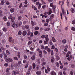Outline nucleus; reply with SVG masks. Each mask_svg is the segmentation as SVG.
I'll return each instance as SVG.
<instances>
[{"label":"nucleus","instance_id":"1","mask_svg":"<svg viewBox=\"0 0 75 75\" xmlns=\"http://www.w3.org/2000/svg\"><path fill=\"white\" fill-rule=\"evenodd\" d=\"M45 39L46 40H45L44 41V43L45 44H47L49 41V38H48V35H46Z\"/></svg>","mask_w":75,"mask_h":75},{"label":"nucleus","instance_id":"2","mask_svg":"<svg viewBox=\"0 0 75 75\" xmlns=\"http://www.w3.org/2000/svg\"><path fill=\"white\" fill-rule=\"evenodd\" d=\"M52 13V10L51 9H50L48 12H45L44 13V15H50Z\"/></svg>","mask_w":75,"mask_h":75},{"label":"nucleus","instance_id":"3","mask_svg":"<svg viewBox=\"0 0 75 75\" xmlns=\"http://www.w3.org/2000/svg\"><path fill=\"white\" fill-rule=\"evenodd\" d=\"M16 28H17L18 27V26H21V22H20L19 23H18V22H16Z\"/></svg>","mask_w":75,"mask_h":75},{"label":"nucleus","instance_id":"4","mask_svg":"<svg viewBox=\"0 0 75 75\" xmlns=\"http://www.w3.org/2000/svg\"><path fill=\"white\" fill-rule=\"evenodd\" d=\"M31 24L32 26H34V25H35L37 24L36 22H34L33 21H31Z\"/></svg>","mask_w":75,"mask_h":75},{"label":"nucleus","instance_id":"5","mask_svg":"<svg viewBox=\"0 0 75 75\" xmlns=\"http://www.w3.org/2000/svg\"><path fill=\"white\" fill-rule=\"evenodd\" d=\"M27 35V31L26 30L24 31L23 32V36H25Z\"/></svg>","mask_w":75,"mask_h":75},{"label":"nucleus","instance_id":"6","mask_svg":"<svg viewBox=\"0 0 75 75\" xmlns=\"http://www.w3.org/2000/svg\"><path fill=\"white\" fill-rule=\"evenodd\" d=\"M6 62H8V61L11 62H13V59L10 58L8 59L7 60H6Z\"/></svg>","mask_w":75,"mask_h":75},{"label":"nucleus","instance_id":"7","mask_svg":"<svg viewBox=\"0 0 75 75\" xmlns=\"http://www.w3.org/2000/svg\"><path fill=\"white\" fill-rule=\"evenodd\" d=\"M37 51L40 54H42V52L41 51V50L40 49L38 48L37 49Z\"/></svg>","mask_w":75,"mask_h":75},{"label":"nucleus","instance_id":"8","mask_svg":"<svg viewBox=\"0 0 75 75\" xmlns=\"http://www.w3.org/2000/svg\"><path fill=\"white\" fill-rule=\"evenodd\" d=\"M51 75H57V74L54 71H52L51 72Z\"/></svg>","mask_w":75,"mask_h":75},{"label":"nucleus","instance_id":"9","mask_svg":"<svg viewBox=\"0 0 75 75\" xmlns=\"http://www.w3.org/2000/svg\"><path fill=\"white\" fill-rule=\"evenodd\" d=\"M37 62L38 65H40L41 64V62L40 61V59H38L37 61Z\"/></svg>","mask_w":75,"mask_h":75},{"label":"nucleus","instance_id":"10","mask_svg":"<svg viewBox=\"0 0 75 75\" xmlns=\"http://www.w3.org/2000/svg\"><path fill=\"white\" fill-rule=\"evenodd\" d=\"M52 40L53 42H56V39L54 37H52Z\"/></svg>","mask_w":75,"mask_h":75},{"label":"nucleus","instance_id":"11","mask_svg":"<svg viewBox=\"0 0 75 75\" xmlns=\"http://www.w3.org/2000/svg\"><path fill=\"white\" fill-rule=\"evenodd\" d=\"M14 44V40H13L12 42H10L9 43V44H10L11 45H13Z\"/></svg>","mask_w":75,"mask_h":75},{"label":"nucleus","instance_id":"12","mask_svg":"<svg viewBox=\"0 0 75 75\" xmlns=\"http://www.w3.org/2000/svg\"><path fill=\"white\" fill-rule=\"evenodd\" d=\"M5 3V2L4 1H1L0 4L1 6H3V5H4V4Z\"/></svg>","mask_w":75,"mask_h":75},{"label":"nucleus","instance_id":"13","mask_svg":"<svg viewBox=\"0 0 75 75\" xmlns=\"http://www.w3.org/2000/svg\"><path fill=\"white\" fill-rule=\"evenodd\" d=\"M12 37H9L8 38V41L10 42H11L12 41Z\"/></svg>","mask_w":75,"mask_h":75},{"label":"nucleus","instance_id":"14","mask_svg":"<svg viewBox=\"0 0 75 75\" xmlns=\"http://www.w3.org/2000/svg\"><path fill=\"white\" fill-rule=\"evenodd\" d=\"M72 13H75V10L74 8H71L70 9Z\"/></svg>","mask_w":75,"mask_h":75},{"label":"nucleus","instance_id":"15","mask_svg":"<svg viewBox=\"0 0 75 75\" xmlns=\"http://www.w3.org/2000/svg\"><path fill=\"white\" fill-rule=\"evenodd\" d=\"M54 61H55V59H54V57H52V59H51V62L52 63H53L54 62Z\"/></svg>","mask_w":75,"mask_h":75},{"label":"nucleus","instance_id":"16","mask_svg":"<svg viewBox=\"0 0 75 75\" xmlns=\"http://www.w3.org/2000/svg\"><path fill=\"white\" fill-rule=\"evenodd\" d=\"M2 30L4 32H6L7 31V28L6 27H4L3 28Z\"/></svg>","mask_w":75,"mask_h":75},{"label":"nucleus","instance_id":"17","mask_svg":"<svg viewBox=\"0 0 75 75\" xmlns=\"http://www.w3.org/2000/svg\"><path fill=\"white\" fill-rule=\"evenodd\" d=\"M36 73L37 75H41V71H37Z\"/></svg>","mask_w":75,"mask_h":75},{"label":"nucleus","instance_id":"18","mask_svg":"<svg viewBox=\"0 0 75 75\" xmlns=\"http://www.w3.org/2000/svg\"><path fill=\"white\" fill-rule=\"evenodd\" d=\"M14 8H11L10 9V11L11 13H13L14 11Z\"/></svg>","mask_w":75,"mask_h":75},{"label":"nucleus","instance_id":"19","mask_svg":"<svg viewBox=\"0 0 75 75\" xmlns=\"http://www.w3.org/2000/svg\"><path fill=\"white\" fill-rule=\"evenodd\" d=\"M50 30V28H47L45 29V31H49Z\"/></svg>","mask_w":75,"mask_h":75},{"label":"nucleus","instance_id":"20","mask_svg":"<svg viewBox=\"0 0 75 75\" xmlns=\"http://www.w3.org/2000/svg\"><path fill=\"white\" fill-rule=\"evenodd\" d=\"M28 32L27 33V35L28 36H29V35H30V34H31V32H30V30H28Z\"/></svg>","mask_w":75,"mask_h":75},{"label":"nucleus","instance_id":"21","mask_svg":"<svg viewBox=\"0 0 75 75\" xmlns=\"http://www.w3.org/2000/svg\"><path fill=\"white\" fill-rule=\"evenodd\" d=\"M13 73H14L15 74H19V71L17 70L14 71V72Z\"/></svg>","mask_w":75,"mask_h":75},{"label":"nucleus","instance_id":"22","mask_svg":"<svg viewBox=\"0 0 75 75\" xmlns=\"http://www.w3.org/2000/svg\"><path fill=\"white\" fill-rule=\"evenodd\" d=\"M62 42L63 44H65L67 42V40L64 39L62 40Z\"/></svg>","mask_w":75,"mask_h":75},{"label":"nucleus","instance_id":"23","mask_svg":"<svg viewBox=\"0 0 75 75\" xmlns=\"http://www.w3.org/2000/svg\"><path fill=\"white\" fill-rule=\"evenodd\" d=\"M35 63H33V69H35Z\"/></svg>","mask_w":75,"mask_h":75},{"label":"nucleus","instance_id":"24","mask_svg":"<svg viewBox=\"0 0 75 75\" xmlns=\"http://www.w3.org/2000/svg\"><path fill=\"white\" fill-rule=\"evenodd\" d=\"M6 52L7 55H10V52H9L8 50H6Z\"/></svg>","mask_w":75,"mask_h":75},{"label":"nucleus","instance_id":"25","mask_svg":"<svg viewBox=\"0 0 75 75\" xmlns=\"http://www.w3.org/2000/svg\"><path fill=\"white\" fill-rule=\"evenodd\" d=\"M33 43V41L31 40L28 43V45H30V44H31Z\"/></svg>","mask_w":75,"mask_h":75},{"label":"nucleus","instance_id":"26","mask_svg":"<svg viewBox=\"0 0 75 75\" xmlns=\"http://www.w3.org/2000/svg\"><path fill=\"white\" fill-rule=\"evenodd\" d=\"M4 59H7L8 58L7 55L6 54L4 55Z\"/></svg>","mask_w":75,"mask_h":75},{"label":"nucleus","instance_id":"27","mask_svg":"<svg viewBox=\"0 0 75 75\" xmlns=\"http://www.w3.org/2000/svg\"><path fill=\"white\" fill-rule=\"evenodd\" d=\"M14 20H15V18L14 17H13L11 19V21L12 23L14 22Z\"/></svg>","mask_w":75,"mask_h":75},{"label":"nucleus","instance_id":"28","mask_svg":"<svg viewBox=\"0 0 75 75\" xmlns=\"http://www.w3.org/2000/svg\"><path fill=\"white\" fill-rule=\"evenodd\" d=\"M25 28H26V29H28L29 28V26L26 25L25 26Z\"/></svg>","mask_w":75,"mask_h":75},{"label":"nucleus","instance_id":"29","mask_svg":"<svg viewBox=\"0 0 75 75\" xmlns=\"http://www.w3.org/2000/svg\"><path fill=\"white\" fill-rule=\"evenodd\" d=\"M35 31H37L39 30V27L38 26H36L35 28Z\"/></svg>","mask_w":75,"mask_h":75},{"label":"nucleus","instance_id":"30","mask_svg":"<svg viewBox=\"0 0 75 75\" xmlns=\"http://www.w3.org/2000/svg\"><path fill=\"white\" fill-rule=\"evenodd\" d=\"M3 20L4 21H7V17L6 16H4L3 18Z\"/></svg>","mask_w":75,"mask_h":75},{"label":"nucleus","instance_id":"31","mask_svg":"<svg viewBox=\"0 0 75 75\" xmlns=\"http://www.w3.org/2000/svg\"><path fill=\"white\" fill-rule=\"evenodd\" d=\"M46 64V62H43L42 63L41 65L42 66H44V65H45Z\"/></svg>","mask_w":75,"mask_h":75},{"label":"nucleus","instance_id":"32","mask_svg":"<svg viewBox=\"0 0 75 75\" xmlns=\"http://www.w3.org/2000/svg\"><path fill=\"white\" fill-rule=\"evenodd\" d=\"M66 13H65V12H64V9H63L62 10V14L63 16H64V15Z\"/></svg>","mask_w":75,"mask_h":75},{"label":"nucleus","instance_id":"33","mask_svg":"<svg viewBox=\"0 0 75 75\" xmlns=\"http://www.w3.org/2000/svg\"><path fill=\"white\" fill-rule=\"evenodd\" d=\"M56 65L57 67H59V63H58V62H56Z\"/></svg>","mask_w":75,"mask_h":75},{"label":"nucleus","instance_id":"34","mask_svg":"<svg viewBox=\"0 0 75 75\" xmlns=\"http://www.w3.org/2000/svg\"><path fill=\"white\" fill-rule=\"evenodd\" d=\"M18 35H21V34H22V33L21 32V30H20L18 33Z\"/></svg>","mask_w":75,"mask_h":75},{"label":"nucleus","instance_id":"35","mask_svg":"<svg viewBox=\"0 0 75 75\" xmlns=\"http://www.w3.org/2000/svg\"><path fill=\"white\" fill-rule=\"evenodd\" d=\"M32 69V66H30V67L28 68V70L31 71Z\"/></svg>","mask_w":75,"mask_h":75},{"label":"nucleus","instance_id":"36","mask_svg":"<svg viewBox=\"0 0 75 75\" xmlns=\"http://www.w3.org/2000/svg\"><path fill=\"white\" fill-rule=\"evenodd\" d=\"M16 23H13L12 25V27H13V28H15V27H16Z\"/></svg>","mask_w":75,"mask_h":75},{"label":"nucleus","instance_id":"37","mask_svg":"<svg viewBox=\"0 0 75 75\" xmlns=\"http://www.w3.org/2000/svg\"><path fill=\"white\" fill-rule=\"evenodd\" d=\"M31 58L32 60H34V59H35V57L34 56H33L31 57Z\"/></svg>","mask_w":75,"mask_h":75},{"label":"nucleus","instance_id":"38","mask_svg":"<svg viewBox=\"0 0 75 75\" xmlns=\"http://www.w3.org/2000/svg\"><path fill=\"white\" fill-rule=\"evenodd\" d=\"M13 16H12V15H10L8 17V19H9V20H11V19L13 18Z\"/></svg>","mask_w":75,"mask_h":75},{"label":"nucleus","instance_id":"39","mask_svg":"<svg viewBox=\"0 0 75 75\" xmlns=\"http://www.w3.org/2000/svg\"><path fill=\"white\" fill-rule=\"evenodd\" d=\"M42 5V4H40L39 6H38V9H40L41 8V5Z\"/></svg>","mask_w":75,"mask_h":75},{"label":"nucleus","instance_id":"40","mask_svg":"<svg viewBox=\"0 0 75 75\" xmlns=\"http://www.w3.org/2000/svg\"><path fill=\"white\" fill-rule=\"evenodd\" d=\"M10 71V68H8L6 71V72H8Z\"/></svg>","mask_w":75,"mask_h":75},{"label":"nucleus","instance_id":"41","mask_svg":"<svg viewBox=\"0 0 75 75\" xmlns=\"http://www.w3.org/2000/svg\"><path fill=\"white\" fill-rule=\"evenodd\" d=\"M20 55H21V54H20V52H18V55H17L18 58H20Z\"/></svg>","mask_w":75,"mask_h":75},{"label":"nucleus","instance_id":"42","mask_svg":"<svg viewBox=\"0 0 75 75\" xmlns=\"http://www.w3.org/2000/svg\"><path fill=\"white\" fill-rule=\"evenodd\" d=\"M56 57L57 61L59 60V57L58 56H56Z\"/></svg>","mask_w":75,"mask_h":75},{"label":"nucleus","instance_id":"43","mask_svg":"<svg viewBox=\"0 0 75 75\" xmlns=\"http://www.w3.org/2000/svg\"><path fill=\"white\" fill-rule=\"evenodd\" d=\"M21 16H19L18 18V20H21Z\"/></svg>","mask_w":75,"mask_h":75},{"label":"nucleus","instance_id":"44","mask_svg":"<svg viewBox=\"0 0 75 75\" xmlns=\"http://www.w3.org/2000/svg\"><path fill=\"white\" fill-rule=\"evenodd\" d=\"M30 73H31V71H28L26 73V75H29L30 74Z\"/></svg>","mask_w":75,"mask_h":75},{"label":"nucleus","instance_id":"45","mask_svg":"<svg viewBox=\"0 0 75 75\" xmlns=\"http://www.w3.org/2000/svg\"><path fill=\"white\" fill-rule=\"evenodd\" d=\"M10 22L8 21V22L7 23V25L8 26V27H9V26H10Z\"/></svg>","mask_w":75,"mask_h":75},{"label":"nucleus","instance_id":"46","mask_svg":"<svg viewBox=\"0 0 75 75\" xmlns=\"http://www.w3.org/2000/svg\"><path fill=\"white\" fill-rule=\"evenodd\" d=\"M41 61L42 62H44V61H45V59L44 58H42L41 60Z\"/></svg>","mask_w":75,"mask_h":75},{"label":"nucleus","instance_id":"47","mask_svg":"<svg viewBox=\"0 0 75 75\" xmlns=\"http://www.w3.org/2000/svg\"><path fill=\"white\" fill-rule=\"evenodd\" d=\"M46 7V5H44L42 6V8L43 9H44Z\"/></svg>","mask_w":75,"mask_h":75},{"label":"nucleus","instance_id":"48","mask_svg":"<svg viewBox=\"0 0 75 75\" xmlns=\"http://www.w3.org/2000/svg\"><path fill=\"white\" fill-rule=\"evenodd\" d=\"M47 51L48 52H51V49L50 48H48L47 50Z\"/></svg>","mask_w":75,"mask_h":75},{"label":"nucleus","instance_id":"49","mask_svg":"<svg viewBox=\"0 0 75 75\" xmlns=\"http://www.w3.org/2000/svg\"><path fill=\"white\" fill-rule=\"evenodd\" d=\"M38 31H36L35 32V35H37L38 34Z\"/></svg>","mask_w":75,"mask_h":75},{"label":"nucleus","instance_id":"50","mask_svg":"<svg viewBox=\"0 0 75 75\" xmlns=\"http://www.w3.org/2000/svg\"><path fill=\"white\" fill-rule=\"evenodd\" d=\"M13 59H14V60H16V61H17V60L18 59V58H17V57H13Z\"/></svg>","mask_w":75,"mask_h":75},{"label":"nucleus","instance_id":"51","mask_svg":"<svg viewBox=\"0 0 75 75\" xmlns=\"http://www.w3.org/2000/svg\"><path fill=\"white\" fill-rule=\"evenodd\" d=\"M51 55H54V52H53V50H51Z\"/></svg>","mask_w":75,"mask_h":75},{"label":"nucleus","instance_id":"52","mask_svg":"<svg viewBox=\"0 0 75 75\" xmlns=\"http://www.w3.org/2000/svg\"><path fill=\"white\" fill-rule=\"evenodd\" d=\"M46 23H48L50 21V19H47L46 20Z\"/></svg>","mask_w":75,"mask_h":75},{"label":"nucleus","instance_id":"53","mask_svg":"<svg viewBox=\"0 0 75 75\" xmlns=\"http://www.w3.org/2000/svg\"><path fill=\"white\" fill-rule=\"evenodd\" d=\"M71 30H73V31H75V28L74 27H72L71 28Z\"/></svg>","mask_w":75,"mask_h":75},{"label":"nucleus","instance_id":"54","mask_svg":"<svg viewBox=\"0 0 75 75\" xmlns=\"http://www.w3.org/2000/svg\"><path fill=\"white\" fill-rule=\"evenodd\" d=\"M15 67H17L19 65V64L18 63H16L15 64Z\"/></svg>","mask_w":75,"mask_h":75},{"label":"nucleus","instance_id":"55","mask_svg":"<svg viewBox=\"0 0 75 75\" xmlns=\"http://www.w3.org/2000/svg\"><path fill=\"white\" fill-rule=\"evenodd\" d=\"M68 65V63L67 62H66L64 64V65Z\"/></svg>","mask_w":75,"mask_h":75},{"label":"nucleus","instance_id":"56","mask_svg":"<svg viewBox=\"0 0 75 75\" xmlns=\"http://www.w3.org/2000/svg\"><path fill=\"white\" fill-rule=\"evenodd\" d=\"M62 65L60 66V69H62L64 67V65Z\"/></svg>","mask_w":75,"mask_h":75},{"label":"nucleus","instance_id":"57","mask_svg":"<svg viewBox=\"0 0 75 75\" xmlns=\"http://www.w3.org/2000/svg\"><path fill=\"white\" fill-rule=\"evenodd\" d=\"M8 65V64L7 63H5L4 64V65L5 67H7Z\"/></svg>","mask_w":75,"mask_h":75},{"label":"nucleus","instance_id":"58","mask_svg":"<svg viewBox=\"0 0 75 75\" xmlns=\"http://www.w3.org/2000/svg\"><path fill=\"white\" fill-rule=\"evenodd\" d=\"M33 32H32L30 33V37H33Z\"/></svg>","mask_w":75,"mask_h":75},{"label":"nucleus","instance_id":"59","mask_svg":"<svg viewBox=\"0 0 75 75\" xmlns=\"http://www.w3.org/2000/svg\"><path fill=\"white\" fill-rule=\"evenodd\" d=\"M37 70H38L39 68H40V65H38L36 67Z\"/></svg>","mask_w":75,"mask_h":75},{"label":"nucleus","instance_id":"60","mask_svg":"<svg viewBox=\"0 0 75 75\" xmlns=\"http://www.w3.org/2000/svg\"><path fill=\"white\" fill-rule=\"evenodd\" d=\"M44 26H48V23H46L44 24Z\"/></svg>","mask_w":75,"mask_h":75},{"label":"nucleus","instance_id":"61","mask_svg":"<svg viewBox=\"0 0 75 75\" xmlns=\"http://www.w3.org/2000/svg\"><path fill=\"white\" fill-rule=\"evenodd\" d=\"M6 75H10L11 74V73L9 72H6Z\"/></svg>","mask_w":75,"mask_h":75},{"label":"nucleus","instance_id":"62","mask_svg":"<svg viewBox=\"0 0 75 75\" xmlns=\"http://www.w3.org/2000/svg\"><path fill=\"white\" fill-rule=\"evenodd\" d=\"M70 74L71 75H74V73H73V71H70Z\"/></svg>","mask_w":75,"mask_h":75},{"label":"nucleus","instance_id":"63","mask_svg":"<svg viewBox=\"0 0 75 75\" xmlns=\"http://www.w3.org/2000/svg\"><path fill=\"white\" fill-rule=\"evenodd\" d=\"M45 35H42V36H41V38H45Z\"/></svg>","mask_w":75,"mask_h":75},{"label":"nucleus","instance_id":"64","mask_svg":"<svg viewBox=\"0 0 75 75\" xmlns=\"http://www.w3.org/2000/svg\"><path fill=\"white\" fill-rule=\"evenodd\" d=\"M63 74L64 75H67V73H66L65 71H63Z\"/></svg>","mask_w":75,"mask_h":75}]
</instances>
